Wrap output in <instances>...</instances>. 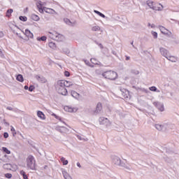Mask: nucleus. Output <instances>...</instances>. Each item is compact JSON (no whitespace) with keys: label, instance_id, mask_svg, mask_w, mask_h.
Listing matches in <instances>:
<instances>
[{"label":"nucleus","instance_id":"obj_41","mask_svg":"<svg viewBox=\"0 0 179 179\" xmlns=\"http://www.w3.org/2000/svg\"><path fill=\"white\" fill-rule=\"evenodd\" d=\"M91 62L92 64H94V65H98L99 64V62H97V60H96V59H94V58L91 59Z\"/></svg>","mask_w":179,"mask_h":179},{"label":"nucleus","instance_id":"obj_25","mask_svg":"<svg viewBox=\"0 0 179 179\" xmlns=\"http://www.w3.org/2000/svg\"><path fill=\"white\" fill-rule=\"evenodd\" d=\"M36 6L38 7V8L39 9V12H43V4L41 1H38L36 3Z\"/></svg>","mask_w":179,"mask_h":179},{"label":"nucleus","instance_id":"obj_12","mask_svg":"<svg viewBox=\"0 0 179 179\" xmlns=\"http://www.w3.org/2000/svg\"><path fill=\"white\" fill-rule=\"evenodd\" d=\"M159 52L161 55L164 57L165 58H167V56L169 55V50L164 48H159Z\"/></svg>","mask_w":179,"mask_h":179},{"label":"nucleus","instance_id":"obj_56","mask_svg":"<svg viewBox=\"0 0 179 179\" xmlns=\"http://www.w3.org/2000/svg\"><path fill=\"white\" fill-rule=\"evenodd\" d=\"M148 26L151 27L152 24L151 23H148Z\"/></svg>","mask_w":179,"mask_h":179},{"label":"nucleus","instance_id":"obj_16","mask_svg":"<svg viewBox=\"0 0 179 179\" xmlns=\"http://www.w3.org/2000/svg\"><path fill=\"white\" fill-rule=\"evenodd\" d=\"M146 4L150 8V9H152L153 10V8H155V5L156 4V2H154L153 1L148 0V1H147Z\"/></svg>","mask_w":179,"mask_h":179},{"label":"nucleus","instance_id":"obj_6","mask_svg":"<svg viewBox=\"0 0 179 179\" xmlns=\"http://www.w3.org/2000/svg\"><path fill=\"white\" fill-rule=\"evenodd\" d=\"M159 29L161 33H162V34H164L165 36H167L168 37H173V33H171V31H170L169 29H166L164 27L159 26Z\"/></svg>","mask_w":179,"mask_h":179},{"label":"nucleus","instance_id":"obj_53","mask_svg":"<svg viewBox=\"0 0 179 179\" xmlns=\"http://www.w3.org/2000/svg\"><path fill=\"white\" fill-rule=\"evenodd\" d=\"M155 27H156V25H155V24H151V28L155 29Z\"/></svg>","mask_w":179,"mask_h":179},{"label":"nucleus","instance_id":"obj_5","mask_svg":"<svg viewBox=\"0 0 179 179\" xmlns=\"http://www.w3.org/2000/svg\"><path fill=\"white\" fill-rule=\"evenodd\" d=\"M99 121L101 125H105L106 128L111 125V122L107 117H100Z\"/></svg>","mask_w":179,"mask_h":179},{"label":"nucleus","instance_id":"obj_17","mask_svg":"<svg viewBox=\"0 0 179 179\" xmlns=\"http://www.w3.org/2000/svg\"><path fill=\"white\" fill-rule=\"evenodd\" d=\"M71 96L74 97V99H76L77 100H80V98L82 97L79 93L75 92V91H71Z\"/></svg>","mask_w":179,"mask_h":179},{"label":"nucleus","instance_id":"obj_9","mask_svg":"<svg viewBox=\"0 0 179 179\" xmlns=\"http://www.w3.org/2000/svg\"><path fill=\"white\" fill-rule=\"evenodd\" d=\"M153 105L156 107L159 111L163 112L164 111V104L162 102L159 101H154Z\"/></svg>","mask_w":179,"mask_h":179},{"label":"nucleus","instance_id":"obj_47","mask_svg":"<svg viewBox=\"0 0 179 179\" xmlns=\"http://www.w3.org/2000/svg\"><path fill=\"white\" fill-rule=\"evenodd\" d=\"M64 75H65V76H70V75H71V73H69V71H65L64 72Z\"/></svg>","mask_w":179,"mask_h":179},{"label":"nucleus","instance_id":"obj_21","mask_svg":"<svg viewBox=\"0 0 179 179\" xmlns=\"http://www.w3.org/2000/svg\"><path fill=\"white\" fill-rule=\"evenodd\" d=\"M63 83L64 84V87H71V86H73V83L71 81L63 80Z\"/></svg>","mask_w":179,"mask_h":179},{"label":"nucleus","instance_id":"obj_3","mask_svg":"<svg viewBox=\"0 0 179 179\" xmlns=\"http://www.w3.org/2000/svg\"><path fill=\"white\" fill-rule=\"evenodd\" d=\"M27 167L29 170H36V159L33 155H29L26 159Z\"/></svg>","mask_w":179,"mask_h":179},{"label":"nucleus","instance_id":"obj_7","mask_svg":"<svg viewBox=\"0 0 179 179\" xmlns=\"http://www.w3.org/2000/svg\"><path fill=\"white\" fill-rule=\"evenodd\" d=\"M167 123H158L155 124V127L157 131H163V129H167Z\"/></svg>","mask_w":179,"mask_h":179},{"label":"nucleus","instance_id":"obj_33","mask_svg":"<svg viewBox=\"0 0 179 179\" xmlns=\"http://www.w3.org/2000/svg\"><path fill=\"white\" fill-rule=\"evenodd\" d=\"M101 108H102V105L101 103H99L96 106V111L97 113H99V111H101Z\"/></svg>","mask_w":179,"mask_h":179},{"label":"nucleus","instance_id":"obj_30","mask_svg":"<svg viewBox=\"0 0 179 179\" xmlns=\"http://www.w3.org/2000/svg\"><path fill=\"white\" fill-rule=\"evenodd\" d=\"M59 131L62 133L68 132V129L65 127H60Z\"/></svg>","mask_w":179,"mask_h":179},{"label":"nucleus","instance_id":"obj_48","mask_svg":"<svg viewBox=\"0 0 179 179\" xmlns=\"http://www.w3.org/2000/svg\"><path fill=\"white\" fill-rule=\"evenodd\" d=\"M3 137L6 138H8L9 137V134L6 132V133L3 134Z\"/></svg>","mask_w":179,"mask_h":179},{"label":"nucleus","instance_id":"obj_34","mask_svg":"<svg viewBox=\"0 0 179 179\" xmlns=\"http://www.w3.org/2000/svg\"><path fill=\"white\" fill-rule=\"evenodd\" d=\"M20 174L21 176H22L24 179H27L28 178L27 175H26V172H24V171H20Z\"/></svg>","mask_w":179,"mask_h":179},{"label":"nucleus","instance_id":"obj_44","mask_svg":"<svg viewBox=\"0 0 179 179\" xmlns=\"http://www.w3.org/2000/svg\"><path fill=\"white\" fill-rule=\"evenodd\" d=\"M151 33H152V34L154 38H157V32H156V31H152Z\"/></svg>","mask_w":179,"mask_h":179},{"label":"nucleus","instance_id":"obj_19","mask_svg":"<svg viewBox=\"0 0 179 179\" xmlns=\"http://www.w3.org/2000/svg\"><path fill=\"white\" fill-rule=\"evenodd\" d=\"M166 59H168L169 61H171V62H177V61H178V59L176 57V56H167V57H166Z\"/></svg>","mask_w":179,"mask_h":179},{"label":"nucleus","instance_id":"obj_29","mask_svg":"<svg viewBox=\"0 0 179 179\" xmlns=\"http://www.w3.org/2000/svg\"><path fill=\"white\" fill-rule=\"evenodd\" d=\"M18 82H23L24 79L23 78V76L22 74H18L16 78Z\"/></svg>","mask_w":179,"mask_h":179},{"label":"nucleus","instance_id":"obj_61","mask_svg":"<svg viewBox=\"0 0 179 179\" xmlns=\"http://www.w3.org/2000/svg\"><path fill=\"white\" fill-rule=\"evenodd\" d=\"M0 130H1V127H0Z\"/></svg>","mask_w":179,"mask_h":179},{"label":"nucleus","instance_id":"obj_32","mask_svg":"<svg viewBox=\"0 0 179 179\" xmlns=\"http://www.w3.org/2000/svg\"><path fill=\"white\" fill-rule=\"evenodd\" d=\"M36 40L38 41H45L46 40H47V36H42V37H38L37 38H36Z\"/></svg>","mask_w":179,"mask_h":179},{"label":"nucleus","instance_id":"obj_4","mask_svg":"<svg viewBox=\"0 0 179 179\" xmlns=\"http://www.w3.org/2000/svg\"><path fill=\"white\" fill-rule=\"evenodd\" d=\"M111 160L113 164H115V166H119V167H121L122 164L124 163L121 160V158H120V157L117 155H112Z\"/></svg>","mask_w":179,"mask_h":179},{"label":"nucleus","instance_id":"obj_54","mask_svg":"<svg viewBox=\"0 0 179 179\" xmlns=\"http://www.w3.org/2000/svg\"><path fill=\"white\" fill-rule=\"evenodd\" d=\"M0 37H3V32L0 31Z\"/></svg>","mask_w":179,"mask_h":179},{"label":"nucleus","instance_id":"obj_26","mask_svg":"<svg viewBox=\"0 0 179 179\" xmlns=\"http://www.w3.org/2000/svg\"><path fill=\"white\" fill-rule=\"evenodd\" d=\"M31 17L32 20H34L35 22H38V20H40V17H38L36 14H32L31 15Z\"/></svg>","mask_w":179,"mask_h":179},{"label":"nucleus","instance_id":"obj_38","mask_svg":"<svg viewBox=\"0 0 179 179\" xmlns=\"http://www.w3.org/2000/svg\"><path fill=\"white\" fill-rule=\"evenodd\" d=\"M2 150H3V152L6 153L7 155H10V150H9L8 148H6L5 147H3Z\"/></svg>","mask_w":179,"mask_h":179},{"label":"nucleus","instance_id":"obj_36","mask_svg":"<svg viewBox=\"0 0 179 179\" xmlns=\"http://www.w3.org/2000/svg\"><path fill=\"white\" fill-rule=\"evenodd\" d=\"M49 47L52 50H55V48H57V46L55 45V43H53V42L49 43Z\"/></svg>","mask_w":179,"mask_h":179},{"label":"nucleus","instance_id":"obj_22","mask_svg":"<svg viewBox=\"0 0 179 179\" xmlns=\"http://www.w3.org/2000/svg\"><path fill=\"white\" fill-rule=\"evenodd\" d=\"M120 167H124V170L126 171H131V166L125 164V163H122V164L120 166Z\"/></svg>","mask_w":179,"mask_h":179},{"label":"nucleus","instance_id":"obj_13","mask_svg":"<svg viewBox=\"0 0 179 179\" xmlns=\"http://www.w3.org/2000/svg\"><path fill=\"white\" fill-rule=\"evenodd\" d=\"M64 109L67 113H76L78 111V108H72L71 106H64Z\"/></svg>","mask_w":179,"mask_h":179},{"label":"nucleus","instance_id":"obj_39","mask_svg":"<svg viewBox=\"0 0 179 179\" xmlns=\"http://www.w3.org/2000/svg\"><path fill=\"white\" fill-rule=\"evenodd\" d=\"M19 19L22 20V22H27V17L26 16H20Z\"/></svg>","mask_w":179,"mask_h":179},{"label":"nucleus","instance_id":"obj_45","mask_svg":"<svg viewBox=\"0 0 179 179\" xmlns=\"http://www.w3.org/2000/svg\"><path fill=\"white\" fill-rule=\"evenodd\" d=\"M29 92H33L36 87H34V85H30L29 87L28 88Z\"/></svg>","mask_w":179,"mask_h":179},{"label":"nucleus","instance_id":"obj_51","mask_svg":"<svg viewBox=\"0 0 179 179\" xmlns=\"http://www.w3.org/2000/svg\"><path fill=\"white\" fill-rule=\"evenodd\" d=\"M77 166L79 167V169H82V165H80L79 162H77Z\"/></svg>","mask_w":179,"mask_h":179},{"label":"nucleus","instance_id":"obj_24","mask_svg":"<svg viewBox=\"0 0 179 179\" xmlns=\"http://www.w3.org/2000/svg\"><path fill=\"white\" fill-rule=\"evenodd\" d=\"M0 160L3 162L4 163H8L9 162V157L6 155L2 157V158H0Z\"/></svg>","mask_w":179,"mask_h":179},{"label":"nucleus","instance_id":"obj_27","mask_svg":"<svg viewBox=\"0 0 179 179\" xmlns=\"http://www.w3.org/2000/svg\"><path fill=\"white\" fill-rule=\"evenodd\" d=\"M12 13H13V9L10 8V9L7 10L6 16L7 17H9L10 16H11Z\"/></svg>","mask_w":179,"mask_h":179},{"label":"nucleus","instance_id":"obj_40","mask_svg":"<svg viewBox=\"0 0 179 179\" xmlns=\"http://www.w3.org/2000/svg\"><path fill=\"white\" fill-rule=\"evenodd\" d=\"M10 131L13 134V136H16V131L15 130V128L13 127V126H10Z\"/></svg>","mask_w":179,"mask_h":179},{"label":"nucleus","instance_id":"obj_1","mask_svg":"<svg viewBox=\"0 0 179 179\" xmlns=\"http://www.w3.org/2000/svg\"><path fill=\"white\" fill-rule=\"evenodd\" d=\"M55 89L59 94H62V96L68 95V90L65 88L64 80H60L57 82Z\"/></svg>","mask_w":179,"mask_h":179},{"label":"nucleus","instance_id":"obj_35","mask_svg":"<svg viewBox=\"0 0 179 179\" xmlns=\"http://www.w3.org/2000/svg\"><path fill=\"white\" fill-rule=\"evenodd\" d=\"M94 13H96V15H99V16H101V17H106V15H104V14L101 13L100 11L94 10Z\"/></svg>","mask_w":179,"mask_h":179},{"label":"nucleus","instance_id":"obj_28","mask_svg":"<svg viewBox=\"0 0 179 179\" xmlns=\"http://www.w3.org/2000/svg\"><path fill=\"white\" fill-rule=\"evenodd\" d=\"M3 169H5L6 170H10V169H12V165H10V164H5L3 165Z\"/></svg>","mask_w":179,"mask_h":179},{"label":"nucleus","instance_id":"obj_11","mask_svg":"<svg viewBox=\"0 0 179 179\" xmlns=\"http://www.w3.org/2000/svg\"><path fill=\"white\" fill-rule=\"evenodd\" d=\"M163 9H164L163 5L159 3H155L154 6V8H152V10L162 12Z\"/></svg>","mask_w":179,"mask_h":179},{"label":"nucleus","instance_id":"obj_37","mask_svg":"<svg viewBox=\"0 0 179 179\" xmlns=\"http://www.w3.org/2000/svg\"><path fill=\"white\" fill-rule=\"evenodd\" d=\"M61 162L63 164V166H66L68 164V160L65 159L64 157L61 158Z\"/></svg>","mask_w":179,"mask_h":179},{"label":"nucleus","instance_id":"obj_60","mask_svg":"<svg viewBox=\"0 0 179 179\" xmlns=\"http://www.w3.org/2000/svg\"><path fill=\"white\" fill-rule=\"evenodd\" d=\"M101 45V48H103V45Z\"/></svg>","mask_w":179,"mask_h":179},{"label":"nucleus","instance_id":"obj_42","mask_svg":"<svg viewBox=\"0 0 179 179\" xmlns=\"http://www.w3.org/2000/svg\"><path fill=\"white\" fill-rule=\"evenodd\" d=\"M151 92H156L157 90V88L155 86H152L149 88Z\"/></svg>","mask_w":179,"mask_h":179},{"label":"nucleus","instance_id":"obj_15","mask_svg":"<svg viewBox=\"0 0 179 179\" xmlns=\"http://www.w3.org/2000/svg\"><path fill=\"white\" fill-rule=\"evenodd\" d=\"M64 22H65L66 24H68V26H76V21H74L72 22L68 18H64Z\"/></svg>","mask_w":179,"mask_h":179},{"label":"nucleus","instance_id":"obj_55","mask_svg":"<svg viewBox=\"0 0 179 179\" xmlns=\"http://www.w3.org/2000/svg\"><path fill=\"white\" fill-rule=\"evenodd\" d=\"M28 89H29V87H28L27 85H25V86H24V90H28Z\"/></svg>","mask_w":179,"mask_h":179},{"label":"nucleus","instance_id":"obj_46","mask_svg":"<svg viewBox=\"0 0 179 179\" xmlns=\"http://www.w3.org/2000/svg\"><path fill=\"white\" fill-rule=\"evenodd\" d=\"M0 57L1 58H5V56L3 55V53L2 52V50H1V49H0Z\"/></svg>","mask_w":179,"mask_h":179},{"label":"nucleus","instance_id":"obj_18","mask_svg":"<svg viewBox=\"0 0 179 179\" xmlns=\"http://www.w3.org/2000/svg\"><path fill=\"white\" fill-rule=\"evenodd\" d=\"M24 34L28 38H33L34 37V35H33V33H31V31H30V30L29 29L25 30Z\"/></svg>","mask_w":179,"mask_h":179},{"label":"nucleus","instance_id":"obj_10","mask_svg":"<svg viewBox=\"0 0 179 179\" xmlns=\"http://www.w3.org/2000/svg\"><path fill=\"white\" fill-rule=\"evenodd\" d=\"M35 79H36L39 83H47V78L43 76L36 75L35 76Z\"/></svg>","mask_w":179,"mask_h":179},{"label":"nucleus","instance_id":"obj_23","mask_svg":"<svg viewBox=\"0 0 179 179\" xmlns=\"http://www.w3.org/2000/svg\"><path fill=\"white\" fill-rule=\"evenodd\" d=\"M37 115L39 118H41V120H45V115L44 113L40 110L37 112Z\"/></svg>","mask_w":179,"mask_h":179},{"label":"nucleus","instance_id":"obj_8","mask_svg":"<svg viewBox=\"0 0 179 179\" xmlns=\"http://www.w3.org/2000/svg\"><path fill=\"white\" fill-rule=\"evenodd\" d=\"M48 37L52 38V40H57L58 41L61 35L55 31L54 32H48Z\"/></svg>","mask_w":179,"mask_h":179},{"label":"nucleus","instance_id":"obj_20","mask_svg":"<svg viewBox=\"0 0 179 179\" xmlns=\"http://www.w3.org/2000/svg\"><path fill=\"white\" fill-rule=\"evenodd\" d=\"M45 12L46 13H50V15H58V13L52 8H46Z\"/></svg>","mask_w":179,"mask_h":179},{"label":"nucleus","instance_id":"obj_31","mask_svg":"<svg viewBox=\"0 0 179 179\" xmlns=\"http://www.w3.org/2000/svg\"><path fill=\"white\" fill-rule=\"evenodd\" d=\"M92 31H100V27L99 25H96L92 27Z\"/></svg>","mask_w":179,"mask_h":179},{"label":"nucleus","instance_id":"obj_14","mask_svg":"<svg viewBox=\"0 0 179 179\" xmlns=\"http://www.w3.org/2000/svg\"><path fill=\"white\" fill-rule=\"evenodd\" d=\"M61 171L65 179H72V177H71V175L68 173V171L65 169H61Z\"/></svg>","mask_w":179,"mask_h":179},{"label":"nucleus","instance_id":"obj_59","mask_svg":"<svg viewBox=\"0 0 179 179\" xmlns=\"http://www.w3.org/2000/svg\"><path fill=\"white\" fill-rule=\"evenodd\" d=\"M131 45H132L133 47H134V42H131Z\"/></svg>","mask_w":179,"mask_h":179},{"label":"nucleus","instance_id":"obj_58","mask_svg":"<svg viewBox=\"0 0 179 179\" xmlns=\"http://www.w3.org/2000/svg\"><path fill=\"white\" fill-rule=\"evenodd\" d=\"M135 73L136 75H138V73H139V71H136Z\"/></svg>","mask_w":179,"mask_h":179},{"label":"nucleus","instance_id":"obj_49","mask_svg":"<svg viewBox=\"0 0 179 179\" xmlns=\"http://www.w3.org/2000/svg\"><path fill=\"white\" fill-rule=\"evenodd\" d=\"M7 110H9L10 111H13V108L10 107V106H8Z\"/></svg>","mask_w":179,"mask_h":179},{"label":"nucleus","instance_id":"obj_2","mask_svg":"<svg viewBox=\"0 0 179 179\" xmlns=\"http://www.w3.org/2000/svg\"><path fill=\"white\" fill-rule=\"evenodd\" d=\"M101 75L105 79H108L109 80H115L118 78L117 72L111 70L105 71Z\"/></svg>","mask_w":179,"mask_h":179},{"label":"nucleus","instance_id":"obj_57","mask_svg":"<svg viewBox=\"0 0 179 179\" xmlns=\"http://www.w3.org/2000/svg\"><path fill=\"white\" fill-rule=\"evenodd\" d=\"M6 120H3V122H5V124H7V125H9V123H8V122H5Z\"/></svg>","mask_w":179,"mask_h":179},{"label":"nucleus","instance_id":"obj_50","mask_svg":"<svg viewBox=\"0 0 179 179\" xmlns=\"http://www.w3.org/2000/svg\"><path fill=\"white\" fill-rule=\"evenodd\" d=\"M78 139H79L80 141H83V138H82V136H77Z\"/></svg>","mask_w":179,"mask_h":179},{"label":"nucleus","instance_id":"obj_43","mask_svg":"<svg viewBox=\"0 0 179 179\" xmlns=\"http://www.w3.org/2000/svg\"><path fill=\"white\" fill-rule=\"evenodd\" d=\"M4 176L6 178H12V173H6Z\"/></svg>","mask_w":179,"mask_h":179},{"label":"nucleus","instance_id":"obj_52","mask_svg":"<svg viewBox=\"0 0 179 179\" xmlns=\"http://www.w3.org/2000/svg\"><path fill=\"white\" fill-rule=\"evenodd\" d=\"M131 59V57L129 56H126V61H129Z\"/></svg>","mask_w":179,"mask_h":179}]
</instances>
